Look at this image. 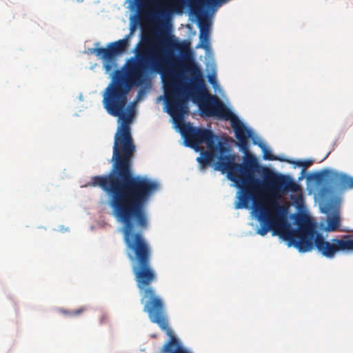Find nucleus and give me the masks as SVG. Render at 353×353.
<instances>
[{
    "label": "nucleus",
    "instance_id": "f8f14e48",
    "mask_svg": "<svg viewBox=\"0 0 353 353\" xmlns=\"http://www.w3.org/2000/svg\"><path fill=\"white\" fill-rule=\"evenodd\" d=\"M259 145L263 150V159L265 160H270V161L278 160V158L276 157L275 156H274L272 154L270 150L268 149V148H266V146L264 144L260 143V144H259Z\"/></svg>",
    "mask_w": 353,
    "mask_h": 353
},
{
    "label": "nucleus",
    "instance_id": "ddd939ff",
    "mask_svg": "<svg viewBox=\"0 0 353 353\" xmlns=\"http://www.w3.org/2000/svg\"><path fill=\"white\" fill-rule=\"evenodd\" d=\"M85 310V308L84 307H81L79 309H77L75 310H72V311H68V310H61L62 313L66 314V315H68V316H78V315H80L81 313L83 312V311Z\"/></svg>",
    "mask_w": 353,
    "mask_h": 353
},
{
    "label": "nucleus",
    "instance_id": "9b49d317",
    "mask_svg": "<svg viewBox=\"0 0 353 353\" xmlns=\"http://www.w3.org/2000/svg\"><path fill=\"white\" fill-rule=\"evenodd\" d=\"M327 212L332 210L333 214L327 218V225L325 230L328 232L336 231L340 226L341 217L339 214V208L336 203H329L326 205Z\"/></svg>",
    "mask_w": 353,
    "mask_h": 353
},
{
    "label": "nucleus",
    "instance_id": "2eb2a0df",
    "mask_svg": "<svg viewBox=\"0 0 353 353\" xmlns=\"http://www.w3.org/2000/svg\"><path fill=\"white\" fill-rule=\"evenodd\" d=\"M209 81L213 85L216 83V79L213 75L209 77Z\"/></svg>",
    "mask_w": 353,
    "mask_h": 353
},
{
    "label": "nucleus",
    "instance_id": "4468645a",
    "mask_svg": "<svg viewBox=\"0 0 353 353\" xmlns=\"http://www.w3.org/2000/svg\"><path fill=\"white\" fill-rule=\"evenodd\" d=\"M296 165L303 167V170L307 168V167H310L312 163V160H304V161H297L294 163Z\"/></svg>",
    "mask_w": 353,
    "mask_h": 353
},
{
    "label": "nucleus",
    "instance_id": "20e7f679",
    "mask_svg": "<svg viewBox=\"0 0 353 353\" xmlns=\"http://www.w3.org/2000/svg\"><path fill=\"white\" fill-rule=\"evenodd\" d=\"M263 179L260 183L250 182L238 192L235 209L248 208L251 203L261 227L257 233L265 235L277 224L279 215L286 209L279 203L283 194L296 192L299 185L288 175L276 174L268 168L263 169Z\"/></svg>",
    "mask_w": 353,
    "mask_h": 353
},
{
    "label": "nucleus",
    "instance_id": "423d86ee",
    "mask_svg": "<svg viewBox=\"0 0 353 353\" xmlns=\"http://www.w3.org/2000/svg\"><path fill=\"white\" fill-rule=\"evenodd\" d=\"M141 303L152 323L159 327L170 336L169 341L162 347L161 353H190L185 350L174 335L169 327L168 319L163 301L157 296L152 288H143Z\"/></svg>",
    "mask_w": 353,
    "mask_h": 353
},
{
    "label": "nucleus",
    "instance_id": "6e6552de",
    "mask_svg": "<svg viewBox=\"0 0 353 353\" xmlns=\"http://www.w3.org/2000/svg\"><path fill=\"white\" fill-rule=\"evenodd\" d=\"M128 46V39L125 38L109 43L106 48H89L88 52L103 61V67L108 72L116 65L117 57L126 50Z\"/></svg>",
    "mask_w": 353,
    "mask_h": 353
},
{
    "label": "nucleus",
    "instance_id": "1a4fd4ad",
    "mask_svg": "<svg viewBox=\"0 0 353 353\" xmlns=\"http://www.w3.org/2000/svg\"><path fill=\"white\" fill-rule=\"evenodd\" d=\"M323 177L332 187L339 191L353 189V177L332 170H325L322 173Z\"/></svg>",
    "mask_w": 353,
    "mask_h": 353
},
{
    "label": "nucleus",
    "instance_id": "f257e3e1",
    "mask_svg": "<svg viewBox=\"0 0 353 353\" xmlns=\"http://www.w3.org/2000/svg\"><path fill=\"white\" fill-rule=\"evenodd\" d=\"M178 50L184 57L190 55L189 43L179 42L169 32L143 33L135 48V57L128 59L120 70L114 71L103 93V104L112 116L118 117L121 124L114 136L112 168L108 174L92 177L89 185L99 187L108 195V201L152 196L159 189L154 180L134 175L132 159L136 151L130 133L132 112H127V95L134 88L142 85L148 71L163 76V87L168 113L175 121L183 119L190 83L181 80L185 75L179 70Z\"/></svg>",
    "mask_w": 353,
    "mask_h": 353
},
{
    "label": "nucleus",
    "instance_id": "39448f33",
    "mask_svg": "<svg viewBox=\"0 0 353 353\" xmlns=\"http://www.w3.org/2000/svg\"><path fill=\"white\" fill-rule=\"evenodd\" d=\"M280 236L301 252H307L316 248L322 256L328 259L334 258L340 251L353 250V234L343 235L341 239L334 238L328 241L307 220L299 223L297 230L283 228Z\"/></svg>",
    "mask_w": 353,
    "mask_h": 353
},
{
    "label": "nucleus",
    "instance_id": "0eeeda50",
    "mask_svg": "<svg viewBox=\"0 0 353 353\" xmlns=\"http://www.w3.org/2000/svg\"><path fill=\"white\" fill-rule=\"evenodd\" d=\"M228 0H191L190 11L196 18L200 29L199 46L203 49L209 48V37L210 32V21L208 15L217 10Z\"/></svg>",
    "mask_w": 353,
    "mask_h": 353
},
{
    "label": "nucleus",
    "instance_id": "7ed1b4c3",
    "mask_svg": "<svg viewBox=\"0 0 353 353\" xmlns=\"http://www.w3.org/2000/svg\"><path fill=\"white\" fill-rule=\"evenodd\" d=\"M151 197L108 201L112 215L123 225L121 232L127 256L135 262L133 271L139 287L148 286L156 280L150 267L152 248L143 234L148 228L145 208Z\"/></svg>",
    "mask_w": 353,
    "mask_h": 353
},
{
    "label": "nucleus",
    "instance_id": "9d476101",
    "mask_svg": "<svg viewBox=\"0 0 353 353\" xmlns=\"http://www.w3.org/2000/svg\"><path fill=\"white\" fill-rule=\"evenodd\" d=\"M138 4H141L145 0H134ZM183 0H162L158 5L154 13L155 17H164L174 10V8L181 7Z\"/></svg>",
    "mask_w": 353,
    "mask_h": 353
},
{
    "label": "nucleus",
    "instance_id": "f03ea898",
    "mask_svg": "<svg viewBox=\"0 0 353 353\" xmlns=\"http://www.w3.org/2000/svg\"><path fill=\"white\" fill-rule=\"evenodd\" d=\"M185 72L190 74V88L187 92L194 102H197L202 114L208 117H219L230 121L232 128L238 140L239 147L245 152L242 163H235L234 154H225L229 148L208 129L196 128L190 123H183L180 132L185 138L186 145L194 148L196 151L203 149L200 145H206L208 151H202L201 157L197 161L203 165L209 164L219 152L220 155L216 165V169L222 173H227L228 178L233 181L239 190L246 185L254 182L260 183V180L255 178L254 174L260 168L255 156L248 153V139L252 137V131L245 127L239 119L216 96H212L207 91L202 73L194 63L188 64Z\"/></svg>",
    "mask_w": 353,
    "mask_h": 353
}]
</instances>
